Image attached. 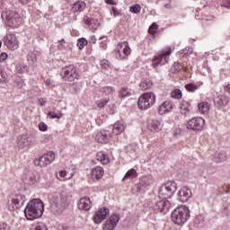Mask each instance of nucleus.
<instances>
[{"label": "nucleus", "mask_w": 230, "mask_h": 230, "mask_svg": "<svg viewBox=\"0 0 230 230\" xmlns=\"http://www.w3.org/2000/svg\"><path fill=\"white\" fill-rule=\"evenodd\" d=\"M72 196L69 192L52 193L49 196V204L55 215H60L66 211L71 204Z\"/></svg>", "instance_id": "obj_1"}, {"label": "nucleus", "mask_w": 230, "mask_h": 230, "mask_svg": "<svg viewBox=\"0 0 230 230\" xmlns=\"http://www.w3.org/2000/svg\"><path fill=\"white\" fill-rule=\"evenodd\" d=\"M44 213V202L40 199H34L27 204L24 209V215L27 220H37Z\"/></svg>", "instance_id": "obj_2"}, {"label": "nucleus", "mask_w": 230, "mask_h": 230, "mask_svg": "<svg viewBox=\"0 0 230 230\" xmlns=\"http://www.w3.org/2000/svg\"><path fill=\"white\" fill-rule=\"evenodd\" d=\"M172 220L177 226H184L190 220V208L186 206L176 208L172 213Z\"/></svg>", "instance_id": "obj_3"}, {"label": "nucleus", "mask_w": 230, "mask_h": 230, "mask_svg": "<svg viewBox=\"0 0 230 230\" xmlns=\"http://www.w3.org/2000/svg\"><path fill=\"white\" fill-rule=\"evenodd\" d=\"M177 191V183L174 181H168L158 190V199L162 200H170Z\"/></svg>", "instance_id": "obj_4"}, {"label": "nucleus", "mask_w": 230, "mask_h": 230, "mask_svg": "<svg viewBox=\"0 0 230 230\" xmlns=\"http://www.w3.org/2000/svg\"><path fill=\"white\" fill-rule=\"evenodd\" d=\"M2 17L9 28H19L21 26V14L17 11L8 10L2 13Z\"/></svg>", "instance_id": "obj_5"}, {"label": "nucleus", "mask_w": 230, "mask_h": 230, "mask_svg": "<svg viewBox=\"0 0 230 230\" xmlns=\"http://www.w3.org/2000/svg\"><path fill=\"white\" fill-rule=\"evenodd\" d=\"M170 55H172V48L166 47L163 50L156 53L153 58V66H164L170 61Z\"/></svg>", "instance_id": "obj_6"}, {"label": "nucleus", "mask_w": 230, "mask_h": 230, "mask_svg": "<svg viewBox=\"0 0 230 230\" xmlns=\"http://www.w3.org/2000/svg\"><path fill=\"white\" fill-rule=\"evenodd\" d=\"M154 103H155V93H146L139 97L137 106L141 111H146L147 109H150Z\"/></svg>", "instance_id": "obj_7"}, {"label": "nucleus", "mask_w": 230, "mask_h": 230, "mask_svg": "<svg viewBox=\"0 0 230 230\" xmlns=\"http://www.w3.org/2000/svg\"><path fill=\"white\" fill-rule=\"evenodd\" d=\"M131 53L132 49H130V45L127 41H123L118 44L115 57L118 60H127Z\"/></svg>", "instance_id": "obj_8"}, {"label": "nucleus", "mask_w": 230, "mask_h": 230, "mask_svg": "<svg viewBox=\"0 0 230 230\" xmlns=\"http://www.w3.org/2000/svg\"><path fill=\"white\" fill-rule=\"evenodd\" d=\"M60 75L66 82H75V80H78L80 78V74H78L76 67L73 65L63 67Z\"/></svg>", "instance_id": "obj_9"}, {"label": "nucleus", "mask_w": 230, "mask_h": 230, "mask_svg": "<svg viewBox=\"0 0 230 230\" xmlns=\"http://www.w3.org/2000/svg\"><path fill=\"white\" fill-rule=\"evenodd\" d=\"M25 202L26 196H24L23 194H16L8 199L7 209L9 211H15L20 208H22Z\"/></svg>", "instance_id": "obj_10"}, {"label": "nucleus", "mask_w": 230, "mask_h": 230, "mask_svg": "<svg viewBox=\"0 0 230 230\" xmlns=\"http://www.w3.org/2000/svg\"><path fill=\"white\" fill-rule=\"evenodd\" d=\"M56 155L54 152H48L41 155L40 158L34 160L35 166H39V168H47L49 166L53 161H55Z\"/></svg>", "instance_id": "obj_11"}, {"label": "nucleus", "mask_w": 230, "mask_h": 230, "mask_svg": "<svg viewBox=\"0 0 230 230\" xmlns=\"http://www.w3.org/2000/svg\"><path fill=\"white\" fill-rule=\"evenodd\" d=\"M204 125H206V120L200 117H195L188 121L187 128L188 130H194L195 132H199L204 128Z\"/></svg>", "instance_id": "obj_12"}, {"label": "nucleus", "mask_w": 230, "mask_h": 230, "mask_svg": "<svg viewBox=\"0 0 230 230\" xmlns=\"http://www.w3.org/2000/svg\"><path fill=\"white\" fill-rule=\"evenodd\" d=\"M4 44L8 49H12L13 51L19 49V40H17L15 34L13 33L6 34L4 38Z\"/></svg>", "instance_id": "obj_13"}, {"label": "nucleus", "mask_w": 230, "mask_h": 230, "mask_svg": "<svg viewBox=\"0 0 230 230\" xmlns=\"http://www.w3.org/2000/svg\"><path fill=\"white\" fill-rule=\"evenodd\" d=\"M170 199H160L155 204L154 209L158 213H164V215H166V213L170 211Z\"/></svg>", "instance_id": "obj_14"}, {"label": "nucleus", "mask_w": 230, "mask_h": 230, "mask_svg": "<svg viewBox=\"0 0 230 230\" xmlns=\"http://www.w3.org/2000/svg\"><path fill=\"white\" fill-rule=\"evenodd\" d=\"M75 175V167H66L57 173L58 181H69Z\"/></svg>", "instance_id": "obj_15"}, {"label": "nucleus", "mask_w": 230, "mask_h": 230, "mask_svg": "<svg viewBox=\"0 0 230 230\" xmlns=\"http://www.w3.org/2000/svg\"><path fill=\"white\" fill-rule=\"evenodd\" d=\"M118 224H119V216L113 214L106 220L103 230H114Z\"/></svg>", "instance_id": "obj_16"}, {"label": "nucleus", "mask_w": 230, "mask_h": 230, "mask_svg": "<svg viewBox=\"0 0 230 230\" xmlns=\"http://www.w3.org/2000/svg\"><path fill=\"white\" fill-rule=\"evenodd\" d=\"M111 137H112V133L110 130H101L95 136V141L105 145L108 141H111Z\"/></svg>", "instance_id": "obj_17"}, {"label": "nucleus", "mask_w": 230, "mask_h": 230, "mask_svg": "<svg viewBox=\"0 0 230 230\" xmlns=\"http://www.w3.org/2000/svg\"><path fill=\"white\" fill-rule=\"evenodd\" d=\"M191 197H193V193L191 192L190 188L182 187L178 192L180 202H188Z\"/></svg>", "instance_id": "obj_18"}, {"label": "nucleus", "mask_w": 230, "mask_h": 230, "mask_svg": "<svg viewBox=\"0 0 230 230\" xmlns=\"http://www.w3.org/2000/svg\"><path fill=\"white\" fill-rule=\"evenodd\" d=\"M107 217H109V209L103 208L94 213L93 220L95 224H102Z\"/></svg>", "instance_id": "obj_19"}, {"label": "nucleus", "mask_w": 230, "mask_h": 230, "mask_svg": "<svg viewBox=\"0 0 230 230\" xmlns=\"http://www.w3.org/2000/svg\"><path fill=\"white\" fill-rule=\"evenodd\" d=\"M31 145H33V140L31 137L21 136L17 139V148H19V150H22L28 146H31Z\"/></svg>", "instance_id": "obj_20"}, {"label": "nucleus", "mask_w": 230, "mask_h": 230, "mask_svg": "<svg viewBox=\"0 0 230 230\" xmlns=\"http://www.w3.org/2000/svg\"><path fill=\"white\" fill-rule=\"evenodd\" d=\"M173 111V102L172 101H164L158 106V114L164 116V114H168Z\"/></svg>", "instance_id": "obj_21"}, {"label": "nucleus", "mask_w": 230, "mask_h": 230, "mask_svg": "<svg viewBox=\"0 0 230 230\" xmlns=\"http://www.w3.org/2000/svg\"><path fill=\"white\" fill-rule=\"evenodd\" d=\"M164 124L161 119H153L148 122L147 128L150 132H161Z\"/></svg>", "instance_id": "obj_22"}, {"label": "nucleus", "mask_w": 230, "mask_h": 230, "mask_svg": "<svg viewBox=\"0 0 230 230\" xmlns=\"http://www.w3.org/2000/svg\"><path fill=\"white\" fill-rule=\"evenodd\" d=\"M152 182H154L152 176H142L139 179L137 188L140 191H144V190H146V188L152 186Z\"/></svg>", "instance_id": "obj_23"}, {"label": "nucleus", "mask_w": 230, "mask_h": 230, "mask_svg": "<svg viewBox=\"0 0 230 230\" xmlns=\"http://www.w3.org/2000/svg\"><path fill=\"white\" fill-rule=\"evenodd\" d=\"M38 181L37 178V174L35 173V172L32 171H27L24 174H23V182L25 184H35Z\"/></svg>", "instance_id": "obj_24"}, {"label": "nucleus", "mask_w": 230, "mask_h": 230, "mask_svg": "<svg viewBox=\"0 0 230 230\" xmlns=\"http://www.w3.org/2000/svg\"><path fill=\"white\" fill-rule=\"evenodd\" d=\"M91 199L84 197L82 198L77 203L78 209L81 211H89L91 209Z\"/></svg>", "instance_id": "obj_25"}, {"label": "nucleus", "mask_w": 230, "mask_h": 230, "mask_svg": "<svg viewBox=\"0 0 230 230\" xmlns=\"http://www.w3.org/2000/svg\"><path fill=\"white\" fill-rule=\"evenodd\" d=\"M127 128V124L125 120H119L113 126V134L115 136H119L122 132H125V128Z\"/></svg>", "instance_id": "obj_26"}, {"label": "nucleus", "mask_w": 230, "mask_h": 230, "mask_svg": "<svg viewBox=\"0 0 230 230\" xmlns=\"http://www.w3.org/2000/svg\"><path fill=\"white\" fill-rule=\"evenodd\" d=\"M216 107H224L229 103V98L226 95H217L214 99Z\"/></svg>", "instance_id": "obj_27"}, {"label": "nucleus", "mask_w": 230, "mask_h": 230, "mask_svg": "<svg viewBox=\"0 0 230 230\" xmlns=\"http://www.w3.org/2000/svg\"><path fill=\"white\" fill-rule=\"evenodd\" d=\"M87 4L84 1H77L72 6V12L74 13H78L80 12H84L86 8Z\"/></svg>", "instance_id": "obj_28"}, {"label": "nucleus", "mask_w": 230, "mask_h": 230, "mask_svg": "<svg viewBox=\"0 0 230 230\" xmlns=\"http://www.w3.org/2000/svg\"><path fill=\"white\" fill-rule=\"evenodd\" d=\"M99 93L102 96H112L116 93V88L113 86H102Z\"/></svg>", "instance_id": "obj_29"}, {"label": "nucleus", "mask_w": 230, "mask_h": 230, "mask_svg": "<svg viewBox=\"0 0 230 230\" xmlns=\"http://www.w3.org/2000/svg\"><path fill=\"white\" fill-rule=\"evenodd\" d=\"M103 173H105V171H103V167L102 166H96L92 170L93 179H102L103 177Z\"/></svg>", "instance_id": "obj_30"}, {"label": "nucleus", "mask_w": 230, "mask_h": 230, "mask_svg": "<svg viewBox=\"0 0 230 230\" xmlns=\"http://www.w3.org/2000/svg\"><path fill=\"white\" fill-rule=\"evenodd\" d=\"M96 159L102 164H109V163H111V159L109 158V155L103 152L97 153Z\"/></svg>", "instance_id": "obj_31"}, {"label": "nucleus", "mask_w": 230, "mask_h": 230, "mask_svg": "<svg viewBox=\"0 0 230 230\" xmlns=\"http://www.w3.org/2000/svg\"><path fill=\"white\" fill-rule=\"evenodd\" d=\"M134 92L128 87H122L119 92V98H128V96H132Z\"/></svg>", "instance_id": "obj_32"}, {"label": "nucleus", "mask_w": 230, "mask_h": 230, "mask_svg": "<svg viewBox=\"0 0 230 230\" xmlns=\"http://www.w3.org/2000/svg\"><path fill=\"white\" fill-rule=\"evenodd\" d=\"M194 226L199 229H202V227L206 226V220L204 219V216L202 215L196 216L194 219Z\"/></svg>", "instance_id": "obj_33"}, {"label": "nucleus", "mask_w": 230, "mask_h": 230, "mask_svg": "<svg viewBox=\"0 0 230 230\" xmlns=\"http://www.w3.org/2000/svg\"><path fill=\"white\" fill-rule=\"evenodd\" d=\"M137 177V171L132 168L126 172L125 176L122 178V181L123 182H125V181H128V179L132 181V179H136Z\"/></svg>", "instance_id": "obj_34"}, {"label": "nucleus", "mask_w": 230, "mask_h": 230, "mask_svg": "<svg viewBox=\"0 0 230 230\" xmlns=\"http://www.w3.org/2000/svg\"><path fill=\"white\" fill-rule=\"evenodd\" d=\"M200 114H208L209 112L210 105L208 102H202L198 105Z\"/></svg>", "instance_id": "obj_35"}, {"label": "nucleus", "mask_w": 230, "mask_h": 230, "mask_svg": "<svg viewBox=\"0 0 230 230\" xmlns=\"http://www.w3.org/2000/svg\"><path fill=\"white\" fill-rule=\"evenodd\" d=\"M180 112L184 116H186V114H190V102L181 101L180 103Z\"/></svg>", "instance_id": "obj_36"}, {"label": "nucleus", "mask_w": 230, "mask_h": 230, "mask_svg": "<svg viewBox=\"0 0 230 230\" xmlns=\"http://www.w3.org/2000/svg\"><path fill=\"white\" fill-rule=\"evenodd\" d=\"M152 85L153 84L150 79H143L139 84L142 91H148V89H152Z\"/></svg>", "instance_id": "obj_37"}, {"label": "nucleus", "mask_w": 230, "mask_h": 230, "mask_svg": "<svg viewBox=\"0 0 230 230\" xmlns=\"http://www.w3.org/2000/svg\"><path fill=\"white\" fill-rule=\"evenodd\" d=\"M84 21L85 24H87L89 26V28H91L92 30H96V28H98V25L96 24V20H94L89 16H84Z\"/></svg>", "instance_id": "obj_38"}, {"label": "nucleus", "mask_w": 230, "mask_h": 230, "mask_svg": "<svg viewBox=\"0 0 230 230\" xmlns=\"http://www.w3.org/2000/svg\"><path fill=\"white\" fill-rule=\"evenodd\" d=\"M16 73H19V75L22 74V73H28L30 67L23 63H20L16 65Z\"/></svg>", "instance_id": "obj_39"}, {"label": "nucleus", "mask_w": 230, "mask_h": 230, "mask_svg": "<svg viewBox=\"0 0 230 230\" xmlns=\"http://www.w3.org/2000/svg\"><path fill=\"white\" fill-rule=\"evenodd\" d=\"M37 57H39L38 52H32L28 56V62L31 66H36Z\"/></svg>", "instance_id": "obj_40"}, {"label": "nucleus", "mask_w": 230, "mask_h": 230, "mask_svg": "<svg viewBox=\"0 0 230 230\" xmlns=\"http://www.w3.org/2000/svg\"><path fill=\"white\" fill-rule=\"evenodd\" d=\"M200 85H202V83L200 84L190 83L185 85V89L188 91V93H195V91H197Z\"/></svg>", "instance_id": "obj_41"}, {"label": "nucleus", "mask_w": 230, "mask_h": 230, "mask_svg": "<svg viewBox=\"0 0 230 230\" xmlns=\"http://www.w3.org/2000/svg\"><path fill=\"white\" fill-rule=\"evenodd\" d=\"M109 102H111V99L109 97H106V98L97 101L96 105L99 109H103V107H105V105H107V103H109Z\"/></svg>", "instance_id": "obj_42"}, {"label": "nucleus", "mask_w": 230, "mask_h": 230, "mask_svg": "<svg viewBox=\"0 0 230 230\" xmlns=\"http://www.w3.org/2000/svg\"><path fill=\"white\" fill-rule=\"evenodd\" d=\"M171 98L174 100H181L182 98V92L179 89H175L171 93Z\"/></svg>", "instance_id": "obj_43"}, {"label": "nucleus", "mask_w": 230, "mask_h": 230, "mask_svg": "<svg viewBox=\"0 0 230 230\" xmlns=\"http://www.w3.org/2000/svg\"><path fill=\"white\" fill-rule=\"evenodd\" d=\"M182 69V65H181V63L176 62L173 64V66H172L171 67V73H180V71Z\"/></svg>", "instance_id": "obj_44"}, {"label": "nucleus", "mask_w": 230, "mask_h": 230, "mask_svg": "<svg viewBox=\"0 0 230 230\" xmlns=\"http://www.w3.org/2000/svg\"><path fill=\"white\" fill-rule=\"evenodd\" d=\"M158 29L159 25L157 24V22H153L148 29V33H150V35H155Z\"/></svg>", "instance_id": "obj_45"}, {"label": "nucleus", "mask_w": 230, "mask_h": 230, "mask_svg": "<svg viewBox=\"0 0 230 230\" xmlns=\"http://www.w3.org/2000/svg\"><path fill=\"white\" fill-rule=\"evenodd\" d=\"M33 230H48V226L42 222H37L32 226Z\"/></svg>", "instance_id": "obj_46"}, {"label": "nucleus", "mask_w": 230, "mask_h": 230, "mask_svg": "<svg viewBox=\"0 0 230 230\" xmlns=\"http://www.w3.org/2000/svg\"><path fill=\"white\" fill-rule=\"evenodd\" d=\"M131 13H139L141 12V5L139 4H133L129 7Z\"/></svg>", "instance_id": "obj_47"}, {"label": "nucleus", "mask_w": 230, "mask_h": 230, "mask_svg": "<svg viewBox=\"0 0 230 230\" xmlns=\"http://www.w3.org/2000/svg\"><path fill=\"white\" fill-rule=\"evenodd\" d=\"M180 55H191L193 53V48L191 47H186L185 49L180 50L178 52Z\"/></svg>", "instance_id": "obj_48"}, {"label": "nucleus", "mask_w": 230, "mask_h": 230, "mask_svg": "<svg viewBox=\"0 0 230 230\" xmlns=\"http://www.w3.org/2000/svg\"><path fill=\"white\" fill-rule=\"evenodd\" d=\"M57 44H58V49L62 51V50L66 49V44H67V43L66 42V40L61 39L60 40H58Z\"/></svg>", "instance_id": "obj_49"}, {"label": "nucleus", "mask_w": 230, "mask_h": 230, "mask_svg": "<svg viewBox=\"0 0 230 230\" xmlns=\"http://www.w3.org/2000/svg\"><path fill=\"white\" fill-rule=\"evenodd\" d=\"M85 44H87V40L84 38H81L77 40V48L79 49H84Z\"/></svg>", "instance_id": "obj_50"}, {"label": "nucleus", "mask_w": 230, "mask_h": 230, "mask_svg": "<svg viewBox=\"0 0 230 230\" xmlns=\"http://www.w3.org/2000/svg\"><path fill=\"white\" fill-rule=\"evenodd\" d=\"M99 40H102L100 42L101 48H102V49H107V36L101 37Z\"/></svg>", "instance_id": "obj_51"}, {"label": "nucleus", "mask_w": 230, "mask_h": 230, "mask_svg": "<svg viewBox=\"0 0 230 230\" xmlns=\"http://www.w3.org/2000/svg\"><path fill=\"white\" fill-rule=\"evenodd\" d=\"M101 66L103 69H109V67H111V62H109L107 59H102L101 60Z\"/></svg>", "instance_id": "obj_52"}, {"label": "nucleus", "mask_w": 230, "mask_h": 230, "mask_svg": "<svg viewBox=\"0 0 230 230\" xmlns=\"http://www.w3.org/2000/svg\"><path fill=\"white\" fill-rule=\"evenodd\" d=\"M48 116H50V118L52 119H60V118H62V113H60L59 115L58 114H56L55 112L53 111H49L48 113Z\"/></svg>", "instance_id": "obj_53"}, {"label": "nucleus", "mask_w": 230, "mask_h": 230, "mask_svg": "<svg viewBox=\"0 0 230 230\" xmlns=\"http://www.w3.org/2000/svg\"><path fill=\"white\" fill-rule=\"evenodd\" d=\"M39 130H40V132H46V130H48V125L44 122H40L39 124Z\"/></svg>", "instance_id": "obj_54"}, {"label": "nucleus", "mask_w": 230, "mask_h": 230, "mask_svg": "<svg viewBox=\"0 0 230 230\" xmlns=\"http://www.w3.org/2000/svg\"><path fill=\"white\" fill-rule=\"evenodd\" d=\"M111 12H112L114 17H119V15H121V12H119V10H118V8H116V7H112Z\"/></svg>", "instance_id": "obj_55"}, {"label": "nucleus", "mask_w": 230, "mask_h": 230, "mask_svg": "<svg viewBox=\"0 0 230 230\" xmlns=\"http://www.w3.org/2000/svg\"><path fill=\"white\" fill-rule=\"evenodd\" d=\"M6 80V74L0 68V83Z\"/></svg>", "instance_id": "obj_56"}, {"label": "nucleus", "mask_w": 230, "mask_h": 230, "mask_svg": "<svg viewBox=\"0 0 230 230\" xmlns=\"http://www.w3.org/2000/svg\"><path fill=\"white\" fill-rule=\"evenodd\" d=\"M164 8H165L166 10H172V1H168V2L164 3Z\"/></svg>", "instance_id": "obj_57"}, {"label": "nucleus", "mask_w": 230, "mask_h": 230, "mask_svg": "<svg viewBox=\"0 0 230 230\" xmlns=\"http://www.w3.org/2000/svg\"><path fill=\"white\" fill-rule=\"evenodd\" d=\"M0 230H10V226L6 223L0 224Z\"/></svg>", "instance_id": "obj_58"}, {"label": "nucleus", "mask_w": 230, "mask_h": 230, "mask_svg": "<svg viewBox=\"0 0 230 230\" xmlns=\"http://www.w3.org/2000/svg\"><path fill=\"white\" fill-rule=\"evenodd\" d=\"M222 6H224V8H228V10H230V0H224L222 3Z\"/></svg>", "instance_id": "obj_59"}, {"label": "nucleus", "mask_w": 230, "mask_h": 230, "mask_svg": "<svg viewBox=\"0 0 230 230\" xmlns=\"http://www.w3.org/2000/svg\"><path fill=\"white\" fill-rule=\"evenodd\" d=\"M226 159V155L224 154H218V158L216 159L217 163H222Z\"/></svg>", "instance_id": "obj_60"}, {"label": "nucleus", "mask_w": 230, "mask_h": 230, "mask_svg": "<svg viewBox=\"0 0 230 230\" xmlns=\"http://www.w3.org/2000/svg\"><path fill=\"white\" fill-rule=\"evenodd\" d=\"M8 58V54L3 52L1 55H0V62H4V60H6Z\"/></svg>", "instance_id": "obj_61"}, {"label": "nucleus", "mask_w": 230, "mask_h": 230, "mask_svg": "<svg viewBox=\"0 0 230 230\" xmlns=\"http://www.w3.org/2000/svg\"><path fill=\"white\" fill-rule=\"evenodd\" d=\"M96 40H97L96 36H94V35L90 36V43L91 44H95Z\"/></svg>", "instance_id": "obj_62"}, {"label": "nucleus", "mask_w": 230, "mask_h": 230, "mask_svg": "<svg viewBox=\"0 0 230 230\" xmlns=\"http://www.w3.org/2000/svg\"><path fill=\"white\" fill-rule=\"evenodd\" d=\"M16 84L18 87L22 88L23 83L21 81V79H17Z\"/></svg>", "instance_id": "obj_63"}, {"label": "nucleus", "mask_w": 230, "mask_h": 230, "mask_svg": "<svg viewBox=\"0 0 230 230\" xmlns=\"http://www.w3.org/2000/svg\"><path fill=\"white\" fill-rule=\"evenodd\" d=\"M39 103H40V105H45V103H46V99H44V98H40L39 99Z\"/></svg>", "instance_id": "obj_64"}]
</instances>
